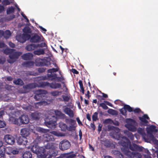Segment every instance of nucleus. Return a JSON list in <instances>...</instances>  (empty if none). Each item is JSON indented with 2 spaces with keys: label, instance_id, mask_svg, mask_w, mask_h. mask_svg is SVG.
Instances as JSON below:
<instances>
[{
  "label": "nucleus",
  "instance_id": "obj_1",
  "mask_svg": "<svg viewBox=\"0 0 158 158\" xmlns=\"http://www.w3.org/2000/svg\"><path fill=\"white\" fill-rule=\"evenodd\" d=\"M118 140H121L118 142V143L126 147V149L123 151L126 155L130 157H135L137 158H141V156L140 154L133 150L142 151L144 149L143 148L134 144L131 145L128 139L125 137H122L121 135L119 137Z\"/></svg>",
  "mask_w": 158,
  "mask_h": 158
},
{
  "label": "nucleus",
  "instance_id": "obj_6",
  "mask_svg": "<svg viewBox=\"0 0 158 158\" xmlns=\"http://www.w3.org/2000/svg\"><path fill=\"white\" fill-rule=\"evenodd\" d=\"M31 151L37 155L38 158H45V149L43 147H39L37 145L33 146L31 148Z\"/></svg>",
  "mask_w": 158,
  "mask_h": 158
},
{
  "label": "nucleus",
  "instance_id": "obj_34",
  "mask_svg": "<svg viewBox=\"0 0 158 158\" xmlns=\"http://www.w3.org/2000/svg\"><path fill=\"white\" fill-rule=\"evenodd\" d=\"M14 83L16 85H22L23 84L22 81L19 79L14 81Z\"/></svg>",
  "mask_w": 158,
  "mask_h": 158
},
{
  "label": "nucleus",
  "instance_id": "obj_45",
  "mask_svg": "<svg viewBox=\"0 0 158 158\" xmlns=\"http://www.w3.org/2000/svg\"><path fill=\"white\" fill-rule=\"evenodd\" d=\"M104 122L105 123L111 124L113 123V121L111 119H108L105 120Z\"/></svg>",
  "mask_w": 158,
  "mask_h": 158
},
{
  "label": "nucleus",
  "instance_id": "obj_4",
  "mask_svg": "<svg viewBox=\"0 0 158 158\" xmlns=\"http://www.w3.org/2000/svg\"><path fill=\"white\" fill-rule=\"evenodd\" d=\"M10 121L14 124L20 125L22 124H27L29 121L28 116L26 115H23L19 119H16L13 117H10Z\"/></svg>",
  "mask_w": 158,
  "mask_h": 158
},
{
  "label": "nucleus",
  "instance_id": "obj_24",
  "mask_svg": "<svg viewBox=\"0 0 158 158\" xmlns=\"http://www.w3.org/2000/svg\"><path fill=\"white\" fill-rule=\"evenodd\" d=\"M2 142L0 141V156H1V158H5L4 156V148L2 147Z\"/></svg>",
  "mask_w": 158,
  "mask_h": 158
},
{
  "label": "nucleus",
  "instance_id": "obj_56",
  "mask_svg": "<svg viewBox=\"0 0 158 158\" xmlns=\"http://www.w3.org/2000/svg\"><path fill=\"white\" fill-rule=\"evenodd\" d=\"M140 110L139 108H136L133 110V111L135 113L139 112L140 111Z\"/></svg>",
  "mask_w": 158,
  "mask_h": 158
},
{
  "label": "nucleus",
  "instance_id": "obj_21",
  "mask_svg": "<svg viewBox=\"0 0 158 158\" xmlns=\"http://www.w3.org/2000/svg\"><path fill=\"white\" fill-rule=\"evenodd\" d=\"M31 130H32V131L34 133H35V131H38L40 132H47L48 131L47 130H46L44 129H43L42 128H41L40 127H34V128L33 129L32 127L31 128Z\"/></svg>",
  "mask_w": 158,
  "mask_h": 158
},
{
  "label": "nucleus",
  "instance_id": "obj_48",
  "mask_svg": "<svg viewBox=\"0 0 158 158\" xmlns=\"http://www.w3.org/2000/svg\"><path fill=\"white\" fill-rule=\"evenodd\" d=\"M79 85H80V88L81 89H82L83 90V93H84V89H83V84H82V82L81 81V80L79 81Z\"/></svg>",
  "mask_w": 158,
  "mask_h": 158
},
{
  "label": "nucleus",
  "instance_id": "obj_8",
  "mask_svg": "<svg viewBox=\"0 0 158 158\" xmlns=\"http://www.w3.org/2000/svg\"><path fill=\"white\" fill-rule=\"evenodd\" d=\"M125 127L128 130L132 131H135L136 128V123L131 118H127L125 120Z\"/></svg>",
  "mask_w": 158,
  "mask_h": 158
},
{
  "label": "nucleus",
  "instance_id": "obj_50",
  "mask_svg": "<svg viewBox=\"0 0 158 158\" xmlns=\"http://www.w3.org/2000/svg\"><path fill=\"white\" fill-rule=\"evenodd\" d=\"M76 120L77 122V123L79 125H82V123L80 121V120L79 119V118H76Z\"/></svg>",
  "mask_w": 158,
  "mask_h": 158
},
{
  "label": "nucleus",
  "instance_id": "obj_44",
  "mask_svg": "<svg viewBox=\"0 0 158 158\" xmlns=\"http://www.w3.org/2000/svg\"><path fill=\"white\" fill-rule=\"evenodd\" d=\"M11 152V154H13L14 155H16L18 154L19 153V151L18 149H15L13 148H12V150Z\"/></svg>",
  "mask_w": 158,
  "mask_h": 158
},
{
  "label": "nucleus",
  "instance_id": "obj_33",
  "mask_svg": "<svg viewBox=\"0 0 158 158\" xmlns=\"http://www.w3.org/2000/svg\"><path fill=\"white\" fill-rule=\"evenodd\" d=\"M60 85L59 83H53L51 85V87L53 88H58L60 87Z\"/></svg>",
  "mask_w": 158,
  "mask_h": 158
},
{
  "label": "nucleus",
  "instance_id": "obj_63",
  "mask_svg": "<svg viewBox=\"0 0 158 158\" xmlns=\"http://www.w3.org/2000/svg\"><path fill=\"white\" fill-rule=\"evenodd\" d=\"M89 91H88L87 92V94H85V95L87 96L88 98H89Z\"/></svg>",
  "mask_w": 158,
  "mask_h": 158
},
{
  "label": "nucleus",
  "instance_id": "obj_32",
  "mask_svg": "<svg viewBox=\"0 0 158 158\" xmlns=\"http://www.w3.org/2000/svg\"><path fill=\"white\" fill-rule=\"evenodd\" d=\"M124 133L127 135L128 137H130L131 139L132 140H133L134 136L132 135V134L131 133L129 132L128 131H124Z\"/></svg>",
  "mask_w": 158,
  "mask_h": 158
},
{
  "label": "nucleus",
  "instance_id": "obj_35",
  "mask_svg": "<svg viewBox=\"0 0 158 158\" xmlns=\"http://www.w3.org/2000/svg\"><path fill=\"white\" fill-rule=\"evenodd\" d=\"M61 94V92H59L57 91H53L51 92L52 95L53 96H57L60 95Z\"/></svg>",
  "mask_w": 158,
  "mask_h": 158
},
{
  "label": "nucleus",
  "instance_id": "obj_42",
  "mask_svg": "<svg viewBox=\"0 0 158 158\" xmlns=\"http://www.w3.org/2000/svg\"><path fill=\"white\" fill-rule=\"evenodd\" d=\"M47 104H48V103H47V102L44 101H43V102H39L38 103H37L36 104V106H37V105L38 106L39 105H47Z\"/></svg>",
  "mask_w": 158,
  "mask_h": 158
},
{
  "label": "nucleus",
  "instance_id": "obj_26",
  "mask_svg": "<svg viewBox=\"0 0 158 158\" xmlns=\"http://www.w3.org/2000/svg\"><path fill=\"white\" fill-rule=\"evenodd\" d=\"M12 148L11 147H6L5 149L4 148V153L5 152L7 154L10 155L11 154L12 150ZM5 157V156H4Z\"/></svg>",
  "mask_w": 158,
  "mask_h": 158
},
{
  "label": "nucleus",
  "instance_id": "obj_53",
  "mask_svg": "<svg viewBox=\"0 0 158 158\" xmlns=\"http://www.w3.org/2000/svg\"><path fill=\"white\" fill-rule=\"evenodd\" d=\"M39 27L41 30L42 31L45 32L46 31V30L43 27H42L39 26Z\"/></svg>",
  "mask_w": 158,
  "mask_h": 158
},
{
  "label": "nucleus",
  "instance_id": "obj_30",
  "mask_svg": "<svg viewBox=\"0 0 158 158\" xmlns=\"http://www.w3.org/2000/svg\"><path fill=\"white\" fill-rule=\"evenodd\" d=\"M4 36L7 39L9 38L11 35V33L9 31H6L4 33H3Z\"/></svg>",
  "mask_w": 158,
  "mask_h": 158
},
{
  "label": "nucleus",
  "instance_id": "obj_16",
  "mask_svg": "<svg viewBox=\"0 0 158 158\" xmlns=\"http://www.w3.org/2000/svg\"><path fill=\"white\" fill-rule=\"evenodd\" d=\"M17 142L19 144L26 145L27 144V140L25 137H20L17 139Z\"/></svg>",
  "mask_w": 158,
  "mask_h": 158
},
{
  "label": "nucleus",
  "instance_id": "obj_27",
  "mask_svg": "<svg viewBox=\"0 0 158 158\" xmlns=\"http://www.w3.org/2000/svg\"><path fill=\"white\" fill-rule=\"evenodd\" d=\"M59 126L61 130L62 131H65L66 129H68V127L66 125L63 123L60 122L59 123Z\"/></svg>",
  "mask_w": 158,
  "mask_h": 158
},
{
  "label": "nucleus",
  "instance_id": "obj_31",
  "mask_svg": "<svg viewBox=\"0 0 158 158\" xmlns=\"http://www.w3.org/2000/svg\"><path fill=\"white\" fill-rule=\"evenodd\" d=\"M107 112L113 115H116L118 114V113L116 110L112 109H109L107 111Z\"/></svg>",
  "mask_w": 158,
  "mask_h": 158
},
{
  "label": "nucleus",
  "instance_id": "obj_41",
  "mask_svg": "<svg viewBox=\"0 0 158 158\" xmlns=\"http://www.w3.org/2000/svg\"><path fill=\"white\" fill-rule=\"evenodd\" d=\"M6 61V59L4 57L0 56V64H3Z\"/></svg>",
  "mask_w": 158,
  "mask_h": 158
},
{
  "label": "nucleus",
  "instance_id": "obj_59",
  "mask_svg": "<svg viewBox=\"0 0 158 158\" xmlns=\"http://www.w3.org/2000/svg\"><path fill=\"white\" fill-rule=\"evenodd\" d=\"M34 65V63L32 62H29L28 63V66H31Z\"/></svg>",
  "mask_w": 158,
  "mask_h": 158
},
{
  "label": "nucleus",
  "instance_id": "obj_11",
  "mask_svg": "<svg viewBox=\"0 0 158 158\" xmlns=\"http://www.w3.org/2000/svg\"><path fill=\"white\" fill-rule=\"evenodd\" d=\"M70 146L69 142L67 140H64L60 142V148L64 150L68 149Z\"/></svg>",
  "mask_w": 158,
  "mask_h": 158
},
{
  "label": "nucleus",
  "instance_id": "obj_28",
  "mask_svg": "<svg viewBox=\"0 0 158 158\" xmlns=\"http://www.w3.org/2000/svg\"><path fill=\"white\" fill-rule=\"evenodd\" d=\"M32 156L31 154L28 152H25L23 155V158H31Z\"/></svg>",
  "mask_w": 158,
  "mask_h": 158
},
{
  "label": "nucleus",
  "instance_id": "obj_43",
  "mask_svg": "<svg viewBox=\"0 0 158 158\" xmlns=\"http://www.w3.org/2000/svg\"><path fill=\"white\" fill-rule=\"evenodd\" d=\"M100 106H101L103 109L105 110H107L108 108V107L106 106L104 102L101 103L100 104Z\"/></svg>",
  "mask_w": 158,
  "mask_h": 158
},
{
  "label": "nucleus",
  "instance_id": "obj_49",
  "mask_svg": "<svg viewBox=\"0 0 158 158\" xmlns=\"http://www.w3.org/2000/svg\"><path fill=\"white\" fill-rule=\"evenodd\" d=\"M62 97L64 100L65 101H68L69 99V98L66 95H63Z\"/></svg>",
  "mask_w": 158,
  "mask_h": 158
},
{
  "label": "nucleus",
  "instance_id": "obj_22",
  "mask_svg": "<svg viewBox=\"0 0 158 158\" xmlns=\"http://www.w3.org/2000/svg\"><path fill=\"white\" fill-rule=\"evenodd\" d=\"M38 45L35 44H31L28 45L26 47V49L30 51L34 50L35 48L38 47Z\"/></svg>",
  "mask_w": 158,
  "mask_h": 158
},
{
  "label": "nucleus",
  "instance_id": "obj_52",
  "mask_svg": "<svg viewBox=\"0 0 158 158\" xmlns=\"http://www.w3.org/2000/svg\"><path fill=\"white\" fill-rule=\"evenodd\" d=\"M104 102L105 103L106 105H107L109 106H112V104L110 102H109L107 101H104Z\"/></svg>",
  "mask_w": 158,
  "mask_h": 158
},
{
  "label": "nucleus",
  "instance_id": "obj_39",
  "mask_svg": "<svg viewBox=\"0 0 158 158\" xmlns=\"http://www.w3.org/2000/svg\"><path fill=\"white\" fill-rule=\"evenodd\" d=\"M137 131L139 133L143 135L144 134V129H142L141 128H139L138 129Z\"/></svg>",
  "mask_w": 158,
  "mask_h": 158
},
{
  "label": "nucleus",
  "instance_id": "obj_2",
  "mask_svg": "<svg viewBox=\"0 0 158 158\" xmlns=\"http://www.w3.org/2000/svg\"><path fill=\"white\" fill-rule=\"evenodd\" d=\"M5 54L7 55L10 54V59L7 60L8 62L12 63L15 62L19 56L21 55V53L19 52H16L13 49L6 48L4 51Z\"/></svg>",
  "mask_w": 158,
  "mask_h": 158
},
{
  "label": "nucleus",
  "instance_id": "obj_51",
  "mask_svg": "<svg viewBox=\"0 0 158 158\" xmlns=\"http://www.w3.org/2000/svg\"><path fill=\"white\" fill-rule=\"evenodd\" d=\"M21 14L22 15L26 20L27 22H28L29 20L27 18L26 16L23 12H21Z\"/></svg>",
  "mask_w": 158,
  "mask_h": 158
},
{
  "label": "nucleus",
  "instance_id": "obj_23",
  "mask_svg": "<svg viewBox=\"0 0 158 158\" xmlns=\"http://www.w3.org/2000/svg\"><path fill=\"white\" fill-rule=\"evenodd\" d=\"M22 57L24 60H27L31 59L33 57V55L32 54L28 53L24 54Z\"/></svg>",
  "mask_w": 158,
  "mask_h": 158
},
{
  "label": "nucleus",
  "instance_id": "obj_29",
  "mask_svg": "<svg viewBox=\"0 0 158 158\" xmlns=\"http://www.w3.org/2000/svg\"><path fill=\"white\" fill-rule=\"evenodd\" d=\"M44 53V51L43 49L37 50L34 52V53L35 54L38 55L43 54Z\"/></svg>",
  "mask_w": 158,
  "mask_h": 158
},
{
  "label": "nucleus",
  "instance_id": "obj_37",
  "mask_svg": "<svg viewBox=\"0 0 158 158\" xmlns=\"http://www.w3.org/2000/svg\"><path fill=\"white\" fill-rule=\"evenodd\" d=\"M31 116L34 119H37L39 118V114L37 113H32L31 114Z\"/></svg>",
  "mask_w": 158,
  "mask_h": 158
},
{
  "label": "nucleus",
  "instance_id": "obj_36",
  "mask_svg": "<svg viewBox=\"0 0 158 158\" xmlns=\"http://www.w3.org/2000/svg\"><path fill=\"white\" fill-rule=\"evenodd\" d=\"M13 0H10L9 1L8 0H3V3L4 5H9L11 3L13 2Z\"/></svg>",
  "mask_w": 158,
  "mask_h": 158
},
{
  "label": "nucleus",
  "instance_id": "obj_62",
  "mask_svg": "<svg viewBox=\"0 0 158 158\" xmlns=\"http://www.w3.org/2000/svg\"><path fill=\"white\" fill-rule=\"evenodd\" d=\"M102 96H103V97H104V98H107V94H105L103 93H102Z\"/></svg>",
  "mask_w": 158,
  "mask_h": 158
},
{
  "label": "nucleus",
  "instance_id": "obj_57",
  "mask_svg": "<svg viewBox=\"0 0 158 158\" xmlns=\"http://www.w3.org/2000/svg\"><path fill=\"white\" fill-rule=\"evenodd\" d=\"M5 45L3 43L0 42V48H2L5 47Z\"/></svg>",
  "mask_w": 158,
  "mask_h": 158
},
{
  "label": "nucleus",
  "instance_id": "obj_60",
  "mask_svg": "<svg viewBox=\"0 0 158 158\" xmlns=\"http://www.w3.org/2000/svg\"><path fill=\"white\" fill-rule=\"evenodd\" d=\"M4 114V111H0V118H1L2 115Z\"/></svg>",
  "mask_w": 158,
  "mask_h": 158
},
{
  "label": "nucleus",
  "instance_id": "obj_3",
  "mask_svg": "<svg viewBox=\"0 0 158 158\" xmlns=\"http://www.w3.org/2000/svg\"><path fill=\"white\" fill-rule=\"evenodd\" d=\"M23 33L22 35H18L16 36V39L18 42L24 43L26 40H28L30 36L31 31L30 29L28 27H26L23 29Z\"/></svg>",
  "mask_w": 158,
  "mask_h": 158
},
{
  "label": "nucleus",
  "instance_id": "obj_7",
  "mask_svg": "<svg viewBox=\"0 0 158 158\" xmlns=\"http://www.w3.org/2000/svg\"><path fill=\"white\" fill-rule=\"evenodd\" d=\"M56 118L54 115L50 114L45 119V122L46 125L49 127L52 128H55L56 127Z\"/></svg>",
  "mask_w": 158,
  "mask_h": 158
},
{
  "label": "nucleus",
  "instance_id": "obj_58",
  "mask_svg": "<svg viewBox=\"0 0 158 158\" xmlns=\"http://www.w3.org/2000/svg\"><path fill=\"white\" fill-rule=\"evenodd\" d=\"M4 10V7L3 6H0V12Z\"/></svg>",
  "mask_w": 158,
  "mask_h": 158
},
{
  "label": "nucleus",
  "instance_id": "obj_40",
  "mask_svg": "<svg viewBox=\"0 0 158 158\" xmlns=\"http://www.w3.org/2000/svg\"><path fill=\"white\" fill-rule=\"evenodd\" d=\"M14 10V8L12 7L8 8L7 10V13L8 14L13 13Z\"/></svg>",
  "mask_w": 158,
  "mask_h": 158
},
{
  "label": "nucleus",
  "instance_id": "obj_18",
  "mask_svg": "<svg viewBox=\"0 0 158 158\" xmlns=\"http://www.w3.org/2000/svg\"><path fill=\"white\" fill-rule=\"evenodd\" d=\"M20 133L23 137L26 138L29 135L30 132L28 129L23 128L21 130Z\"/></svg>",
  "mask_w": 158,
  "mask_h": 158
},
{
  "label": "nucleus",
  "instance_id": "obj_47",
  "mask_svg": "<svg viewBox=\"0 0 158 158\" xmlns=\"http://www.w3.org/2000/svg\"><path fill=\"white\" fill-rule=\"evenodd\" d=\"M37 45H38L39 47H44L46 46V44L45 42H43L40 44H37Z\"/></svg>",
  "mask_w": 158,
  "mask_h": 158
},
{
  "label": "nucleus",
  "instance_id": "obj_61",
  "mask_svg": "<svg viewBox=\"0 0 158 158\" xmlns=\"http://www.w3.org/2000/svg\"><path fill=\"white\" fill-rule=\"evenodd\" d=\"M86 117H87V119L89 121H90L91 120V118H90V116H89V114L87 115Z\"/></svg>",
  "mask_w": 158,
  "mask_h": 158
},
{
  "label": "nucleus",
  "instance_id": "obj_25",
  "mask_svg": "<svg viewBox=\"0 0 158 158\" xmlns=\"http://www.w3.org/2000/svg\"><path fill=\"white\" fill-rule=\"evenodd\" d=\"M139 118L142 122L146 123L148 122L147 120L149 119V118L147 115L145 114L142 117H139Z\"/></svg>",
  "mask_w": 158,
  "mask_h": 158
},
{
  "label": "nucleus",
  "instance_id": "obj_64",
  "mask_svg": "<svg viewBox=\"0 0 158 158\" xmlns=\"http://www.w3.org/2000/svg\"><path fill=\"white\" fill-rule=\"evenodd\" d=\"M7 79L9 81H11L12 79V78L11 77H7Z\"/></svg>",
  "mask_w": 158,
  "mask_h": 158
},
{
  "label": "nucleus",
  "instance_id": "obj_17",
  "mask_svg": "<svg viewBox=\"0 0 158 158\" xmlns=\"http://www.w3.org/2000/svg\"><path fill=\"white\" fill-rule=\"evenodd\" d=\"M58 69H56L53 68L48 70V76L50 77H52L55 78L56 77V75L54 72L57 71Z\"/></svg>",
  "mask_w": 158,
  "mask_h": 158
},
{
  "label": "nucleus",
  "instance_id": "obj_20",
  "mask_svg": "<svg viewBox=\"0 0 158 158\" xmlns=\"http://www.w3.org/2000/svg\"><path fill=\"white\" fill-rule=\"evenodd\" d=\"M64 111L65 113L69 115L70 117H73V116L74 114L73 112L69 108L67 107H65L64 109Z\"/></svg>",
  "mask_w": 158,
  "mask_h": 158
},
{
  "label": "nucleus",
  "instance_id": "obj_38",
  "mask_svg": "<svg viewBox=\"0 0 158 158\" xmlns=\"http://www.w3.org/2000/svg\"><path fill=\"white\" fill-rule=\"evenodd\" d=\"M97 112H95L92 116V119L93 121H96L98 119Z\"/></svg>",
  "mask_w": 158,
  "mask_h": 158
},
{
  "label": "nucleus",
  "instance_id": "obj_5",
  "mask_svg": "<svg viewBox=\"0 0 158 158\" xmlns=\"http://www.w3.org/2000/svg\"><path fill=\"white\" fill-rule=\"evenodd\" d=\"M149 139L151 142L153 143L156 146L158 147V141L154 137L152 134V132H157V130L156 129V127L152 125L146 129Z\"/></svg>",
  "mask_w": 158,
  "mask_h": 158
},
{
  "label": "nucleus",
  "instance_id": "obj_15",
  "mask_svg": "<svg viewBox=\"0 0 158 158\" xmlns=\"http://www.w3.org/2000/svg\"><path fill=\"white\" fill-rule=\"evenodd\" d=\"M69 126L68 127V129L70 131L74 130L76 126V121L74 120L70 119L69 120Z\"/></svg>",
  "mask_w": 158,
  "mask_h": 158
},
{
  "label": "nucleus",
  "instance_id": "obj_55",
  "mask_svg": "<svg viewBox=\"0 0 158 158\" xmlns=\"http://www.w3.org/2000/svg\"><path fill=\"white\" fill-rule=\"evenodd\" d=\"M72 72L74 73H75L76 74H78V72L77 70L74 69H72Z\"/></svg>",
  "mask_w": 158,
  "mask_h": 158
},
{
  "label": "nucleus",
  "instance_id": "obj_12",
  "mask_svg": "<svg viewBox=\"0 0 158 158\" xmlns=\"http://www.w3.org/2000/svg\"><path fill=\"white\" fill-rule=\"evenodd\" d=\"M127 110L129 112L132 111V109L129 106L127 105H124L123 107L120 110V111L121 114L124 115L127 114Z\"/></svg>",
  "mask_w": 158,
  "mask_h": 158
},
{
  "label": "nucleus",
  "instance_id": "obj_54",
  "mask_svg": "<svg viewBox=\"0 0 158 158\" xmlns=\"http://www.w3.org/2000/svg\"><path fill=\"white\" fill-rule=\"evenodd\" d=\"M9 45L10 47L12 48H13L15 46V44L11 42H9Z\"/></svg>",
  "mask_w": 158,
  "mask_h": 158
},
{
  "label": "nucleus",
  "instance_id": "obj_9",
  "mask_svg": "<svg viewBox=\"0 0 158 158\" xmlns=\"http://www.w3.org/2000/svg\"><path fill=\"white\" fill-rule=\"evenodd\" d=\"M52 134L58 136H62L64 135L61 133L57 132L56 131H53L50 134H45L44 135V139L47 141H53L54 140V138Z\"/></svg>",
  "mask_w": 158,
  "mask_h": 158
},
{
  "label": "nucleus",
  "instance_id": "obj_46",
  "mask_svg": "<svg viewBox=\"0 0 158 158\" xmlns=\"http://www.w3.org/2000/svg\"><path fill=\"white\" fill-rule=\"evenodd\" d=\"M5 125L6 124L4 122L0 120V128L4 127Z\"/></svg>",
  "mask_w": 158,
  "mask_h": 158
},
{
  "label": "nucleus",
  "instance_id": "obj_14",
  "mask_svg": "<svg viewBox=\"0 0 158 158\" xmlns=\"http://www.w3.org/2000/svg\"><path fill=\"white\" fill-rule=\"evenodd\" d=\"M43 38L41 35H35L32 36L30 40V41L33 42H38L43 40Z\"/></svg>",
  "mask_w": 158,
  "mask_h": 158
},
{
  "label": "nucleus",
  "instance_id": "obj_10",
  "mask_svg": "<svg viewBox=\"0 0 158 158\" xmlns=\"http://www.w3.org/2000/svg\"><path fill=\"white\" fill-rule=\"evenodd\" d=\"M47 92L44 90H39L36 92V95L35 96V99L37 100L40 99V98L44 97L46 96Z\"/></svg>",
  "mask_w": 158,
  "mask_h": 158
},
{
  "label": "nucleus",
  "instance_id": "obj_19",
  "mask_svg": "<svg viewBox=\"0 0 158 158\" xmlns=\"http://www.w3.org/2000/svg\"><path fill=\"white\" fill-rule=\"evenodd\" d=\"M50 113H54L56 115V117L58 118H63L64 117V115L62 114L61 112L58 110H52L50 111Z\"/></svg>",
  "mask_w": 158,
  "mask_h": 158
},
{
  "label": "nucleus",
  "instance_id": "obj_13",
  "mask_svg": "<svg viewBox=\"0 0 158 158\" xmlns=\"http://www.w3.org/2000/svg\"><path fill=\"white\" fill-rule=\"evenodd\" d=\"M5 142L8 144H13L15 142L14 138L13 136L10 135H6L4 137Z\"/></svg>",
  "mask_w": 158,
  "mask_h": 158
}]
</instances>
